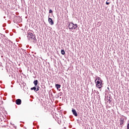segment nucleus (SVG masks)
Listing matches in <instances>:
<instances>
[{
    "label": "nucleus",
    "instance_id": "obj_1",
    "mask_svg": "<svg viewBox=\"0 0 129 129\" xmlns=\"http://www.w3.org/2000/svg\"><path fill=\"white\" fill-rule=\"evenodd\" d=\"M27 38L29 41H32L33 40V42L34 43H36L37 42V39L36 38V35L32 33H28L27 34Z\"/></svg>",
    "mask_w": 129,
    "mask_h": 129
},
{
    "label": "nucleus",
    "instance_id": "obj_2",
    "mask_svg": "<svg viewBox=\"0 0 129 129\" xmlns=\"http://www.w3.org/2000/svg\"><path fill=\"white\" fill-rule=\"evenodd\" d=\"M102 82H103V81H95L96 87L99 88V89H100L101 87H102V86L103 85V84L102 83Z\"/></svg>",
    "mask_w": 129,
    "mask_h": 129
},
{
    "label": "nucleus",
    "instance_id": "obj_3",
    "mask_svg": "<svg viewBox=\"0 0 129 129\" xmlns=\"http://www.w3.org/2000/svg\"><path fill=\"white\" fill-rule=\"evenodd\" d=\"M68 27L70 30H75L78 26H77V24H74L72 22L69 24Z\"/></svg>",
    "mask_w": 129,
    "mask_h": 129
},
{
    "label": "nucleus",
    "instance_id": "obj_4",
    "mask_svg": "<svg viewBox=\"0 0 129 129\" xmlns=\"http://www.w3.org/2000/svg\"><path fill=\"white\" fill-rule=\"evenodd\" d=\"M3 36L5 37L4 38V42H3L4 44L5 45H9V38L8 37H6V35H3Z\"/></svg>",
    "mask_w": 129,
    "mask_h": 129
},
{
    "label": "nucleus",
    "instance_id": "obj_5",
    "mask_svg": "<svg viewBox=\"0 0 129 129\" xmlns=\"http://www.w3.org/2000/svg\"><path fill=\"white\" fill-rule=\"evenodd\" d=\"M15 102L17 105H21L22 104V100L21 99H17Z\"/></svg>",
    "mask_w": 129,
    "mask_h": 129
},
{
    "label": "nucleus",
    "instance_id": "obj_6",
    "mask_svg": "<svg viewBox=\"0 0 129 129\" xmlns=\"http://www.w3.org/2000/svg\"><path fill=\"white\" fill-rule=\"evenodd\" d=\"M48 22L50 25H51V26H53V25H54V21H53V20L51 18H48Z\"/></svg>",
    "mask_w": 129,
    "mask_h": 129
},
{
    "label": "nucleus",
    "instance_id": "obj_7",
    "mask_svg": "<svg viewBox=\"0 0 129 129\" xmlns=\"http://www.w3.org/2000/svg\"><path fill=\"white\" fill-rule=\"evenodd\" d=\"M72 112L73 113V114H74V115H75V116H78V114H77V112L76 111V110H75L74 109H72Z\"/></svg>",
    "mask_w": 129,
    "mask_h": 129
},
{
    "label": "nucleus",
    "instance_id": "obj_8",
    "mask_svg": "<svg viewBox=\"0 0 129 129\" xmlns=\"http://www.w3.org/2000/svg\"><path fill=\"white\" fill-rule=\"evenodd\" d=\"M16 44L15 43H12L10 46V48L12 50H15L16 49Z\"/></svg>",
    "mask_w": 129,
    "mask_h": 129
},
{
    "label": "nucleus",
    "instance_id": "obj_9",
    "mask_svg": "<svg viewBox=\"0 0 129 129\" xmlns=\"http://www.w3.org/2000/svg\"><path fill=\"white\" fill-rule=\"evenodd\" d=\"M55 87L57 90H59V91H60V90H59V88H61V85H60L59 84H55Z\"/></svg>",
    "mask_w": 129,
    "mask_h": 129
},
{
    "label": "nucleus",
    "instance_id": "obj_10",
    "mask_svg": "<svg viewBox=\"0 0 129 129\" xmlns=\"http://www.w3.org/2000/svg\"><path fill=\"white\" fill-rule=\"evenodd\" d=\"M38 83H39V81L37 80H35L33 82V84H34L35 86H38Z\"/></svg>",
    "mask_w": 129,
    "mask_h": 129
},
{
    "label": "nucleus",
    "instance_id": "obj_11",
    "mask_svg": "<svg viewBox=\"0 0 129 129\" xmlns=\"http://www.w3.org/2000/svg\"><path fill=\"white\" fill-rule=\"evenodd\" d=\"M31 90H34V91H35V92H37V88H36V86H35L34 87L31 88Z\"/></svg>",
    "mask_w": 129,
    "mask_h": 129
},
{
    "label": "nucleus",
    "instance_id": "obj_12",
    "mask_svg": "<svg viewBox=\"0 0 129 129\" xmlns=\"http://www.w3.org/2000/svg\"><path fill=\"white\" fill-rule=\"evenodd\" d=\"M95 81H103L102 80H101V78L100 77H97L95 79Z\"/></svg>",
    "mask_w": 129,
    "mask_h": 129
},
{
    "label": "nucleus",
    "instance_id": "obj_13",
    "mask_svg": "<svg viewBox=\"0 0 129 129\" xmlns=\"http://www.w3.org/2000/svg\"><path fill=\"white\" fill-rule=\"evenodd\" d=\"M124 122V119H121L120 121V125H122V124H123Z\"/></svg>",
    "mask_w": 129,
    "mask_h": 129
},
{
    "label": "nucleus",
    "instance_id": "obj_14",
    "mask_svg": "<svg viewBox=\"0 0 129 129\" xmlns=\"http://www.w3.org/2000/svg\"><path fill=\"white\" fill-rule=\"evenodd\" d=\"M36 88V91H39L40 90V86L39 85L35 86Z\"/></svg>",
    "mask_w": 129,
    "mask_h": 129
},
{
    "label": "nucleus",
    "instance_id": "obj_15",
    "mask_svg": "<svg viewBox=\"0 0 129 129\" xmlns=\"http://www.w3.org/2000/svg\"><path fill=\"white\" fill-rule=\"evenodd\" d=\"M60 52L62 55H65V50L64 49H61Z\"/></svg>",
    "mask_w": 129,
    "mask_h": 129
},
{
    "label": "nucleus",
    "instance_id": "obj_16",
    "mask_svg": "<svg viewBox=\"0 0 129 129\" xmlns=\"http://www.w3.org/2000/svg\"><path fill=\"white\" fill-rule=\"evenodd\" d=\"M23 51V57H26V54H27V52H26V50H24Z\"/></svg>",
    "mask_w": 129,
    "mask_h": 129
},
{
    "label": "nucleus",
    "instance_id": "obj_17",
    "mask_svg": "<svg viewBox=\"0 0 129 129\" xmlns=\"http://www.w3.org/2000/svg\"><path fill=\"white\" fill-rule=\"evenodd\" d=\"M8 44L10 45V44H13V42L12 41H11L10 39L8 40Z\"/></svg>",
    "mask_w": 129,
    "mask_h": 129
},
{
    "label": "nucleus",
    "instance_id": "obj_18",
    "mask_svg": "<svg viewBox=\"0 0 129 129\" xmlns=\"http://www.w3.org/2000/svg\"><path fill=\"white\" fill-rule=\"evenodd\" d=\"M62 95H63V93H62V92H61L58 93L59 96H62Z\"/></svg>",
    "mask_w": 129,
    "mask_h": 129
},
{
    "label": "nucleus",
    "instance_id": "obj_19",
    "mask_svg": "<svg viewBox=\"0 0 129 129\" xmlns=\"http://www.w3.org/2000/svg\"><path fill=\"white\" fill-rule=\"evenodd\" d=\"M109 4H110V2H108V1H107L106 2V5H107V6H108Z\"/></svg>",
    "mask_w": 129,
    "mask_h": 129
},
{
    "label": "nucleus",
    "instance_id": "obj_20",
    "mask_svg": "<svg viewBox=\"0 0 129 129\" xmlns=\"http://www.w3.org/2000/svg\"><path fill=\"white\" fill-rule=\"evenodd\" d=\"M49 14H53V11H52V10H49Z\"/></svg>",
    "mask_w": 129,
    "mask_h": 129
},
{
    "label": "nucleus",
    "instance_id": "obj_21",
    "mask_svg": "<svg viewBox=\"0 0 129 129\" xmlns=\"http://www.w3.org/2000/svg\"><path fill=\"white\" fill-rule=\"evenodd\" d=\"M127 129H129V122L127 124Z\"/></svg>",
    "mask_w": 129,
    "mask_h": 129
},
{
    "label": "nucleus",
    "instance_id": "obj_22",
    "mask_svg": "<svg viewBox=\"0 0 129 129\" xmlns=\"http://www.w3.org/2000/svg\"><path fill=\"white\" fill-rule=\"evenodd\" d=\"M108 101H109V103H110L111 102V100H110V99L108 100Z\"/></svg>",
    "mask_w": 129,
    "mask_h": 129
},
{
    "label": "nucleus",
    "instance_id": "obj_23",
    "mask_svg": "<svg viewBox=\"0 0 129 129\" xmlns=\"http://www.w3.org/2000/svg\"><path fill=\"white\" fill-rule=\"evenodd\" d=\"M21 55H22V56H23V52H22L21 53Z\"/></svg>",
    "mask_w": 129,
    "mask_h": 129
},
{
    "label": "nucleus",
    "instance_id": "obj_24",
    "mask_svg": "<svg viewBox=\"0 0 129 129\" xmlns=\"http://www.w3.org/2000/svg\"><path fill=\"white\" fill-rule=\"evenodd\" d=\"M107 89H108V90H109V88L107 87Z\"/></svg>",
    "mask_w": 129,
    "mask_h": 129
},
{
    "label": "nucleus",
    "instance_id": "obj_25",
    "mask_svg": "<svg viewBox=\"0 0 129 129\" xmlns=\"http://www.w3.org/2000/svg\"><path fill=\"white\" fill-rule=\"evenodd\" d=\"M121 127H122V126H121Z\"/></svg>",
    "mask_w": 129,
    "mask_h": 129
},
{
    "label": "nucleus",
    "instance_id": "obj_26",
    "mask_svg": "<svg viewBox=\"0 0 129 129\" xmlns=\"http://www.w3.org/2000/svg\"><path fill=\"white\" fill-rule=\"evenodd\" d=\"M0 39H2V37H1Z\"/></svg>",
    "mask_w": 129,
    "mask_h": 129
}]
</instances>
